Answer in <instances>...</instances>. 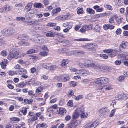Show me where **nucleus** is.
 <instances>
[{"label": "nucleus", "mask_w": 128, "mask_h": 128, "mask_svg": "<svg viewBox=\"0 0 128 128\" xmlns=\"http://www.w3.org/2000/svg\"><path fill=\"white\" fill-rule=\"evenodd\" d=\"M37 125L38 127L42 128H46L48 126L47 125L45 124H38Z\"/></svg>", "instance_id": "obj_42"}, {"label": "nucleus", "mask_w": 128, "mask_h": 128, "mask_svg": "<svg viewBox=\"0 0 128 128\" xmlns=\"http://www.w3.org/2000/svg\"><path fill=\"white\" fill-rule=\"evenodd\" d=\"M15 32V30L13 28L8 29H4L2 31V35L4 36L10 35Z\"/></svg>", "instance_id": "obj_2"}, {"label": "nucleus", "mask_w": 128, "mask_h": 128, "mask_svg": "<svg viewBox=\"0 0 128 128\" xmlns=\"http://www.w3.org/2000/svg\"><path fill=\"white\" fill-rule=\"evenodd\" d=\"M124 95V93H122L116 96L115 98L117 100H122V97L123 95Z\"/></svg>", "instance_id": "obj_39"}, {"label": "nucleus", "mask_w": 128, "mask_h": 128, "mask_svg": "<svg viewBox=\"0 0 128 128\" xmlns=\"http://www.w3.org/2000/svg\"><path fill=\"white\" fill-rule=\"evenodd\" d=\"M78 121H74L69 124L67 128H76L79 124Z\"/></svg>", "instance_id": "obj_11"}, {"label": "nucleus", "mask_w": 128, "mask_h": 128, "mask_svg": "<svg viewBox=\"0 0 128 128\" xmlns=\"http://www.w3.org/2000/svg\"><path fill=\"white\" fill-rule=\"evenodd\" d=\"M46 36L47 37H53L54 36V35L53 33L49 32L46 34Z\"/></svg>", "instance_id": "obj_49"}, {"label": "nucleus", "mask_w": 128, "mask_h": 128, "mask_svg": "<svg viewBox=\"0 0 128 128\" xmlns=\"http://www.w3.org/2000/svg\"><path fill=\"white\" fill-rule=\"evenodd\" d=\"M125 78L123 76H121L119 77V80L120 82H122L124 80Z\"/></svg>", "instance_id": "obj_62"}, {"label": "nucleus", "mask_w": 128, "mask_h": 128, "mask_svg": "<svg viewBox=\"0 0 128 128\" xmlns=\"http://www.w3.org/2000/svg\"><path fill=\"white\" fill-rule=\"evenodd\" d=\"M69 62L67 60H64L62 61V66L65 68L66 66L68 63Z\"/></svg>", "instance_id": "obj_24"}, {"label": "nucleus", "mask_w": 128, "mask_h": 128, "mask_svg": "<svg viewBox=\"0 0 128 128\" xmlns=\"http://www.w3.org/2000/svg\"><path fill=\"white\" fill-rule=\"evenodd\" d=\"M102 66L100 64H97L95 65L94 68L97 71H100L101 70V68Z\"/></svg>", "instance_id": "obj_33"}, {"label": "nucleus", "mask_w": 128, "mask_h": 128, "mask_svg": "<svg viewBox=\"0 0 128 128\" xmlns=\"http://www.w3.org/2000/svg\"><path fill=\"white\" fill-rule=\"evenodd\" d=\"M42 67L46 69L47 70H48L50 69V65L46 63H44L42 65Z\"/></svg>", "instance_id": "obj_47"}, {"label": "nucleus", "mask_w": 128, "mask_h": 128, "mask_svg": "<svg viewBox=\"0 0 128 128\" xmlns=\"http://www.w3.org/2000/svg\"><path fill=\"white\" fill-rule=\"evenodd\" d=\"M74 94L73 91L72 90H70L68 92V96L71 97Z\"/></svg>", "instance_id": "obj_61"}, {"label": "nucleus", "mask_w": 128, "mask_h": 128, "mask_svg": "<svg viewBox=\"0 0 128 128\" xmlns=\"http://www.w3.org/2000/svg\"><path fill=\"white\" fill-rule=\"evenodd\" d=\"M85 62L86 63V67L89 68H93L95 66V62L92 60H85Z\"/></svg>", "instance_id": "obj_5"}, {"label": "nucleus", "mask_w": 128, "mask_h": 128, "mask_svg": "<svg viewBox=\"0 0 128 128\" xmlns=\"http://www.w3.org/2000/svg\"><path fill=\"white\" fill-rule=\"evenodd\" d=\"M127 43L123 42L120 46V48L124 49L126 48Z\"/></svg>", "instance_id": "obj_22"}, {"label": "nucleus", "mask_w": 128, "mask_h": 128, "mask_svg": "<svg viewBox=\"0 0 128 128\" xmlns=\"http://www.w3.org/2000/svg\"><path fill=\"white\" fill-rule=\"evenodd\" d=\"M16 20L17 21H23L25 20V18L23 17H17L16 18Z\"/></svg>", "instance_id": "obj_52"}, {"label": "nucleus", "mask_w": 128, "mask_h": 128, "mask_svg": "<svg viewBox=\"0 0 128 128\" xmlns=\"http://www.w3.org/2000/svg\"><path fill=\"white\" fill-rule=\"evenodd\" d=\"M93 8L96 10V12H102L103 9L102 8H100V7L98 6H95L93 7Z\"/></svg>", "instance_id": "obj_19"}, {"label": "nucleus", "mask_w": 128, "mask_h": 128, "mask_svg": "<svg viewBox=\"0 0 128 128\" xmlns=\"http://www.w3.org/2000/svg\"><path fill=\"white\" fill-rule=\"evenodd\" d=\"M84 48H86L89 49H92L97 47V45H95V44L92 43H89L84 46Z\"/></svg>", "instance_id": "obj_10"}, {"label": "nucleus", "mask_w": 128, "mask_h": 128, "mask_svg": "<svg viewBox=\"0 0 128 128\" xmlns=\"http://www.w3.org/2000/svg\"><path fill=\"white\" fill-rule=\"evenodd\" d=\"M70 78L68 75H63L57 78V80L61 82H66L69 80Z\"/></svg>", "instance_id": "obj_4"}, {"label": "nucleus", "mask_w": 128, "mask_h": 128, "mask_svg": "<svg viewBox=\"0 0 128 128\" xmlns=\"http://www.w3.org/2000/svg\"><path fill=\"white\" fill-rule=\"evenodd\" d=\"M57 68V66L55 65H53L52 66H50V69L52 70V71H54Z\"/></svg>", "instance_id": "obj_54"}, {"label": "nucleus", "mask_w": 128, "mask_h": 128, "mask_svg": "<svg viewBox=\"0 0 128 128\" xmlns=\"http://www.w3.org/2000/svg\"><path fill=\"white\" fill-rule=\"evenodd\" d=\"M106 15V13H104L103 14H97L95 15L94 16L95 18H98L100 17H103Z\"/></svg>", "instance_id": "obj_43"}, {"label": "nucleus", "mask_w": 128, "mask_h": 128, "mask_svg": "<svg viewBox=\"0 0 128 128\" xmlns=\"http://www.w3.org/2000/svg\"><path fill=\"white\" fill-rule=\"evenodd\" d=\"M108 111L106 108H102L100 109L99 112V115L101 118L106 116L108 115Z\"/></svg>", "instance_id": "obj_3"}, {"label": "nucleus", "mask_w": 128, "mask_h": 128, "mask_svg": "<svg viewBox=\"0 0 128 128\" xmlns=\"http://www.w3.org/2000/svg\"><path fill=\"white\" fill-rule=\"evenodd\" d=\"M94 31L99 32L100 30V26L99 25H96L94 27Z\"/></svg>", "instance_id": "obj_28"}, {"label": "nucleus", "mask_w": 128, "mask_h": 128, "mask_svg": "<svg viewBox=\"0 0 128 128\" xmlns=\"http://www.w3.org/2000/svg\"><path fill=\"white\" fill-rule=\"evenodd\" d=\"M93 97V96L92 94H90L86 95L85 97V98L86 99L91 100Z\"/></svg>", "instance_id": "obj_46"}, {"label": "nucleus", "mask_w": 128, "mask_h": 128, "mask_svg": "<svg viewBox=\"0 0 128 128\" xmlns=\"http://www.w3.org/2000/svg\"><path fill=\"white\" fill-rule=\"evenodd\" d=\"M77 64H78L79 66L81 68L84 67H86V66L85 65H86L85 62V64H84L81 62H78L77 63Z\"/></svg>", "instance_id": "obj_55"}, {"label": "nucleus", "mask_w": 128, "mask_h": 128, "mask_svg": "<svg viewBox=\"0 0 128 128\" xmlns=\"http://www.w3.org/2000/svg\"><path fill=\"white\" fill-rule=\"evenodd\" d=\"M35 50L33 49H31L29 50L27 52V53L28 54H31L32 53H34L35 52Z\"/></svg>", "instance_id": "obj_63"}, {"label": "nucleus", "mask_w": 128, "mask_h": 128, "mask_svg": "<svg viewBox=\"0 0 128 128\" xmlns=\"http://www.w3.org/2000/svg\"><path fill=\"white\" fill-rule=\"evenodd\" d=\"M73 23L70 22H66L63 24V25L64 27H66L70 29H71L73 26Z\"/></svg>", "instance_id": "obj_14"}, {"label": "nucleus", "mask_w": 128, "mask_h": 128, "mask_svg": "<svg viewBox=\"0 0 128 128\" xmlns=\"http://www.w3.org/2000/svg\"><path fill=\"white\" fill-rule=\"evenodd\" d=\"M73 104L72 100H70L68 103V105L70 106H72Z\"/></svg>", "instance_id": "obj_64"}, {"label": "nucleus", "mask_w": 128, "mask_h": 128, "mask_svg": "<svg viewBox=\"0 0 128 128\" xmlns=\"http://www.w3.org/2000/svg\"><path fill=\"white\" fill-rule=\"evenodd\" d=\"M32 4L31 2L27 4L26 6L24 8V10L26 11V12L29 11L30 10L32 9Z\"/></svg>", "instance_id": "obj_16"}, {"label": "nucleus", "mask_w": 128, "mask_h": 128, "mask_svg": "<svg viewBox=\"0 0 128 128\" xmlns=\"http://www.w3.org/2000/svg\"><path fill=\"white\" fill-rule=\"evenodd\" d=\"M73 71L76 72L75 74H81V69L77 70V69L74 68L72 69Z\"/></svg>", "instance_id": "obj_44"}, {"label": "nucleus", "mask_w": 128, "mask_h": 128, "mask_svg": "<svg viewBox=\"0 0 128 128\" xmlns=\"http://www.w3.org/2000/svg\"><path fill=\"white\" fill-rule=\"evenodd\" d=\"M7 64V62L5 60H3L2 63L0 64L2 68L3 69H5Z\"/></svg>", "instance_id": "obj_31"}, {"label": "nucleus", "mask_w": 128, "mask_h": 128, "mask_svg": "<svg viewBox=\"0 0 128 128\" xmlns=\"http://www.w3.org/2000/svg\"><path fill=\"white\" fill-rule=\"evenodd\" d=\"M113 88L112 86L110 84H108L104 86L102 88H100V90H103L107 91L111 90Z\"/></svg>", "instance_id": "obj_13"}, {"label": "nucleus", "mask_w": 128, "mask_h": 128, "mask_svg": "<svg viewBox=\"0 0 128 128\" xmlns=\"http://www.w3.org/2000/svg\"><path fill=\"white\" fill-rule=\"evenodd\" d=\"M61 10V9L59 8H56V9L53 10L52 11L53 15H55L58 12H60Z\"/></svg>", "instance_id": "obj_30"}, {"label": "nucleus", "mask_w": 128, "mask_h": 128, "mask_svg": "<svg viewBox=\"0 0 128 128\" xmlns=\"http://www.w3.org/2000/svg\"><path fill=\"white\" fill-rule=\"evenodd\" d=\"M89 74L88 71L86 70L81 69V74L83 76H86Z\"/></svg>", "instance_id": "obj_25"}, {"label": "nucleus", "mask_w": 128, "mask_h": 128, "mask_svg": "<svg viewBox=\"0 0 128 128\" xmlns=\"http://www.w3.org/2000/svg\"><path fill=\"white\" fill-rule=\"evenodd\" d=\"M27 83L26 82H22L20 84H17L16 86L20 88H23L27 84Z\"/></svg>", "instance_id": "obj_20"}, {"label": "nucleus", "mask_w": 128, "mask_h": 128, "mask_svg": "<svg viewBox=\"0 0 128 128\" xmlns=\"http://www.w3.org/2000/svg\"><path fill=\"white\" fill-rule=\"evenodd\" d=\"M4 6L7 12L8 11H10L12 9L11 7L8 5H6L5 6Z\"/></svg>", "instance_id": "obj_48"}, {"label": "nucleus", "mask_w": 128, "mask_h": 128, "mask_svg": "<svg viewBox=\"0 0 128 128\" xmlns=\"http://www.w3.org/2000/svg\"><path fill=\"white\" fill-rule=\"evenodd\" d=\"M94 82L96 84L102 83L101 78H100L97 79L95 80Z\"/></svg>", "instance_id": "obj_57"}, {"label": "nucleus", "mask_w": 128, "mask_h": 128, "mask_svg": "<svg viewBox=\"0 0 128 128\" xmlns=\"http://www.w3.org/2000/svg\"><path fill=\"white\" fill-rule=\"evenodd\" d=\"M63 37L64 36L63 35H61L60 37H58V38L57 39V40L58 41L59 44L62 43L63 42Z\"/></svg>", "instance_id": "obj_40"}, {"label": "nucleus", "mask_w": 128, "mask_h": 128, "mask_svg": "<svg viewBox=\"0 0 128 128\" xmlns=\"http://www.w3.org/2000/svg\"><path fill=\"white\" fill-rule=\"evenodd\" d=\"M15 7L16 8V9H18V10L20 9L21 10L22 8L23 7V5L22 3H19L15 4Z\"/></svg>", "instance_id": "obj_34"}, {"label": "nucleus", "mask_w": 128, "mask_h": 128, "mask_svg": "<svg viewBox=\"0 0 128 128\" xmlns=\"http://www.w3.org/2000/svg\"><path fill=\"white\" fill-rule=\"evenodd\" d=\"M81 109L80 108L77 109L75 111L74 114L72 116V118L74 119H76L77 118L80 114V112Z\"/></svg>", "instance_id": "obj_12"}, {"label": "nucleus", "mask_w": 128, "mask_h": 128, "mask_svg": "<svg viewBox=\"0 0 128 128\" xmlns=\"http://www.w3.org/2000/svg\"><path fill=\"white\" fill-rule=\"evenodd\" d=\"M86 11L88 13L92 14H95V11L92 9L88 8L86 9Z\"/></svg>", "instance_id": "obj_29"}, {"label": "nucleus", "mask_w": 128, "mask_h": 128, "mask_svg": "<svg viewBox=\"0 0 128 128\" xmlns=\"http://www.w3.org/2000/svg\"><path fill=\"white\" fill-rule=\"evenodd\" d=\"M42 38L38 36L35 35L32 36L30 40L35 43H38L40 41Z\"/></svg>", "instance_id": "obj_8"}, {"label": "nucleus", "mask_w": 128, "mask_h": 128, "mask_svg": "<svg viewBox=\"0 0 128 128\" xmlns=\"http://www.w3.org/2000/svg\"><path fill=\"white\" fill-rule=\"evenodd\" d=\"M104 6L108 10H112V6L110 5L105 4L104 5Z\"/></svg>", "instance_id": "obj_53"}, {"label": "nucleus", "mask_w": 128, "mask_h": 128, "mask_svg": "<svg viewBox=\"0 0 128 128\" xmlns=\"http://www.w3.org/2000/svg\"><path fill=\"white\" fill-rule=\"evenodd\" d=\"M18 44L20 46L22 45L28 46L30 45V44L28 42H19Z\"/></svg>", "instance_id": "obj_38"}, {"label": "nucleus", "mask_w": 128, "mask_h": 128, "mask_svg": "<svg viewBox=\"0 0 128 128\" xmlns=\"http://www.w3.org/2000/svg\"><path fill=\"white\" fill-rule=\"evenodd\" d=\"M81 51H74L73 52H68V53L67 54L69 56L73 55L74 54L76 53L79 54L80 53Z\"/></svg>", "instance_id": "obj_26"}, {"label": "nucleus", "mask_w": 128, "mask_h": 128, "mask_svg": "<svg viewBox=\"0 0 128 128\" xmlns=\"http://www.w3.org/2000/svg\"><path fill=\"white\" fill-rule=\"evenodd\" d=\"M80 109H81L80 112H81L80 114V115H81V117L82 118H85L86 117L88 114H85L84 112V110L82 108H80Z\"/></svg>", "instance_id": "obj_17"}, {"label": "nucleus", "mask_w": 128, "mask_h": 128, "mask_svg": "<svg viewBox=\"0 0 128 128\" xmlns=\"http://www.w3.org/2000/svg\"><path fill=\"white\" fill-rule=\"evenodd\" d=\"M58 114L60 116H63L66 113V110L65 108H60L57 110Z\"/></svg>", "instance_id": "obj_7"}, {"label": "nucleus", "mask_w": 128, "mask_h": 128, "mask_svg": "<svg viewBox=\"0 0 128 128\" xmlns=\"http://www.w3.org/2000/svg\"><path fill=\"white\" fill-rule=\"evenodd\" d=\"M90 40L87 38H80L79 39H75L74 41H88Z\"/></svg>", "instance_id": "obj_45"}, {"label": "nucleus", "mask_w": 128, "mask_h": 128, "mask_svg": "<svg viewBox=\"0 0 128 128\" xmlns=\"http://www.w3.org/2000/svg\"><path fill=\"white\" fill-rule=\"evenodd\" d=\"M116 19L118 24H120L122 22V18L120 17H116Z\"/></svg>", "instance_id": "obj_51"}, {"label": "nucleus", "mask_w": 128, "mask_h": 128, "mask_svg": "<svg viewBox=\"0 0 128 128\" xmlns=\"http://www.w3.org/2000/svg\"><path fill=\"white\" fill-rule=\"evenodd\" d=\"M34 7L38 8H42L44 7L43 5L42 4L40 3H36L34 4Z\"/></svg>", "instance_id": "obj_18"}, {"label": "nucleus", "mask_w": 128, "mask_h": 128, "mask_svg": "<svg viewBox=\"0 0 128 128\" xmlns=\"http://www.w3.org/2000/svg\"><path fill=\"white\" fill-rule=\"evenodd\" d=\"M32 100H28V99H25L24 100V102L26 104H31L33 102Z\"/></svg>", "instance_id": "obj_37"}, {"label": "nucleus", "mask_w": 128, "mask_h": 128, "mask_svg": "<svg viewBox=\"0 0 128 128\" xmlns=\"http://www.w3.org/2000/svg\"><path fill=\"white\" fill-rule=\"evenodd\" d=\"M92 25L91 24L88 26L85 25L84 26V28L86 30H88L92 29Z\"/></svg>", "instance_id": "obj_32"}, {"label": "nucleus", "mask_w": 128, "mask_h": 128, "mask_svg": "<svg viewBox=\"0 0 128 128\" xmlns=\"http://www.w3.org/2000/svg\"><path fill=\"white\" fill-rule=\"evenodd\" d=\"M35 12L34 10L31 9L29 11L26 12L25 17L27 20H28L33 18L34 16Z\"/></svg>", "instance_id": "obj_6"}, {"label": "nucleus", "mask_w": 128, "mask_h": 128, "mask_svg": "<svg viewBox=\"0 0 128 128\" xmlns=\"http://www.w3.org/2000/svg\"><path fill=\"white\" fill-rule=\"evenodd\" d=\"M100 56L104 59H107L108 58V56L107 55L103 54H100Z\"/></svg>", "instance_id": "obj_59"}, {"label": "nucleus", "mask_w": 128, "mask_h": 128, "mask_svg": "<svg viewBox=\"0 0 128 128\" xmlns=\"http://www.w3.org/2000/svg\"><path fill=\"white\" fill-rule=\"evenodd\" d=\"M27 36L26 34H22L18 36V39L21 40L20 42H24V41L26 40L27 39Z\"/></svg>", "instance_id": "obj_15"}, {"label": "nucleus", "mask_w": 128, "mask_h": 128, "mask_svg": "<svg viewBox=\"0 0 128 128\" xmlns=\"http://www.w3.org/2000/svg\"><path fill=\"white\" fill-rule=\"evenodd\" d=\"M34 21V26H38L40 24V23L39 22H41L42 20L40 19L36 20L33 19Z\"/></svg>", "instance_id": "obj_23"}, {"label": "nucleus", "mask_w": 128, "mask_h": 128, "mask_svg": "<svg viewBox=\"0 0 128 128\" xmlns=\"http://www.w3.org/2000/svg\"><path fill=\"white\" fill-rule=\"evenodd\" d=\"M56 25V24L55 23H50L48 24L47 26L50 27H55Z\"/></svg>", "instance_id": "obj_60"}, {"label": "nucleus", "mask_w": 128, "mask_h": 128, "mask_svg": "<svg viewBox=\"0 0 128 128\" xmlns=\"http://www.w3.org/2000/svg\"><path fill=\"white\" fill-rule=\"evenodd\" d=\"M0 12L4 14L6 13L7 12L4 6L0 8Z\"/></svg>", "instance_id": "obj_56"}, {"label": "nucleus", "mask_w": 128, "mask_h": 128, "mask_svg": "<svg viewBox=\"0 0 128 128\" xmlns=\"http://www.w3.org/2000/svg\"><path fill=\"white\" fill-rule=\"evenodd\" d=\"M83 9L80 7H78L77 9V12L78 14H80L83 13Z\"/></svg>", "instance_id": "obj_35"}, {"label": "nucleus", "mask_w": 128, "mask_h": 128, "mask_svg": "<svg viewBox=\"0 0 128 128\" xmlns=\"http://www.w3.org/2000/svg\"><path fill=\"white\" fill-rule=\"evenodd\" d=\"M40 55L43 56H46L48 54V52L45 51H44L40 52Z\"/></svg>", "instance_id": "obj_50"}, {"label": "nucleus", "mask_w": 128, "mask_h": 128, "mask_svg": "<svg viewBox=\"0 0 128 128\" xmlns=\"http://www.w3.org/2000/svg\"><path fill=\"white\" fill-rule=\"evenodd\" d=\"M16 74L18 75L24 74H27L26 70L22 68H21L19 70H18L16 71Z\"/></svg>", "instance_id": "obj_9"}, {"label": "nucleus", "mask_w": 128, "mask_h": 128, "mask_svg": "<svg viewBox=\"0 0 128 128\" xmlns=\"http://www.w3.org/2000/svg\"><path fill=\"white\" fill-rule=\"evenodd\" d=\"M21 56L20 53L18 50L15 48H12L8 56V59L9 60H12L13 58L18 59L20 58Z\"/></svg>", "instance_id": "obj_1"}, {"label": "nucleus", "mask_w": 128, "mask_h": 128, "mask_svg": "<svg viewBox=\"0 0 128 128\" xmlns=\"http://www.w3.org/2000/svg\"><path fill=\"white\" fill-rule=\"evenodd\" d=\"M116 52L115 50H112V51L110 52V54H109V55L111 57H113L116 55Z\"/></svg>", "instance_id": "obj_41"}, {"label": "nucleus", "mask_w": 128, "mask_h": 128, "mask_svg": "<svg viewBox=\"0 0 128 128\" xmlns=\"http://www.w3.org/2000/svg\"><path fill=\"white\" fill-rule=\"evenodd\" d=\"M102 83L106 84L108 83L109 81L108 79L104 77L101 78Z\"/></svg>", "instance_id": "obj_36"}, {"label": "nucleus", "mask_w": 128, "mask_h": 128, "mask_svg": "<svg viewBox=\"0 0 128 128\" xmlns=\"http://www.w3.org/2000/svg\"><path fill=\"white\" fill-rule=\"evenodd\" d=\"M6 44V42L5 40L1 38L0 39V46H4Z\"/></svg>", "instance_id": "obj_27"}, {"label": "nucleus", "mask_w": 128, "mask_h": 128, "mask_svg": "<svg viewBox=\"0 0 128 128\" xmlns=\"http://www.w3.org/2000/svg\"><path fill=\"white\" fill-rule=\"evenodd\" d=\"M98 124L96 121H95L92 124H88L89 128H94L98 125Z\"/></svg>", "instance_id": "obj_21"}, {"label": "nucleus", "mask_w": 128, "mask_h": 128, "mask_svg": "<svg viewBox=\"0 0 128 128\" xmlns=\"http://www.w3.org/2000/svg\"><path fill=\"white\" fill-rule=\"evenodd\" d=\"M1 55L5 57L7 55L6 52V50H3L0 53Z\"/></svg>", "instance_id": "obj_58"}]
</instances>
